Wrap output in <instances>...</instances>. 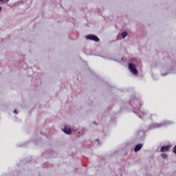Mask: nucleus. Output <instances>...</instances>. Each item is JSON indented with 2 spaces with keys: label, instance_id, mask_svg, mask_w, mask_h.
<instances>
[{
  "label": "nucleus",
  "instance_id": "nucleus-1",
  "mask_svg": "<svg viewBox=\"0 0 176 176\" xmlns=\"http://www.w3.org/2000/svg\"><path fill=\"white\" fill-rule=\"evenodd\" d=\"M129 67L131 72H132L133 75H138V71H137V68L135 67V65L134 63H129Z\"/></svg>",
  "mask_w": 176,
  "mask_h": 176
},
{
  "label": "nucleus",
  "instance_id": "nucleus-2",
  "mask_svg": "<svg viewBox=\"0 0 176 176\" xmlns=\"http://www.w3.org/2000/svg\"><path fill=\"white\" fill-rule=\"evenodd\" d=\"M86 39H89V41H94L95 42H100V38L97 36L93 34H89L86 36Z\"/></svg>",
  "mask_w": 176,
  "mask_h": 176
},
{
  "label": "nucleus",
  "instance_id": "nucleus-3",
  "mask_svg": "<svg viewBox=\"0 0 176 176\" xmlns=\"http://www.w3.org/2000/svg\"><path fill=\"white\" fill-rule=\"evenodd\" d=\"M63 132L65 134H71L72 133V131H71V127H69L68 126H65V127L63 129Z\"/></svg>",
  "mask_w": 176,
  "mask_h": 176
},
{
  "label": "nucleus",
  "instance_id": "nucleus-4",
  "mask_svg": "<svg viewBox=\"0 0 176 176\" xmlns=\"http://www.w3.org/2000/svg\"><path fill=\"white\" fill-rule=\"evenodd\" d=\"M168 151H170V146L169 145L164 146L160 149V152H168Z\"/></svg>",
  "mask_w": 176,
  "mask_h": 176
},
{
  "label": "nucleus",
  "instance_id": "nucleus-5",
  "mask_svg": "<svg viewBox=\"0 0 176 176\" xmlns=\"http://www.w3.org/2000/svg\"><path fill=\"white\" fill-rule=\"evenodd\" d=\"M142 144H137L134 148V151L135 152H138V151H140V149H141V148H142Z\"/></svg>",
  "mask_w": 176,
  "mask_h": 176
},
{
  "label": "nucleus",
  "instance_id": "nucleus-6",
  "mask_svg": "<svg viewBox=\"0 0 176 176\" xmlns=\"http://www.w3.org/2000/svg\"><path fill=\"white\" fill-rule=\"evenodd\" d=\"M121 35H122V38H126V36H127L128 33H127V32H123Z\"/></svg>",
  "mask_w": 176,
  "mask_h": 176
},
{
  "label": "nucleus",
  "instance_id": "nucleus-7",
  "mask_svg": "<svg viewBox=\"0 0 176 176\" xmlns=\"http://www.w3.org/2000/svg\"><path fill=\"white\" fill-rule=\"evenodd\" d=\"M161 157H162L163 159H166V157H168V155L167 154L162 153L161 154Z\"/></svg>",
  "mask_w": 176,
  "mask_h": 176
},
{
  "label": "nucleus",
  "instance_id": "nucleus-8",
  "mask_svg": "<svg viewBox=\"0 0 176 176\" xmlns=\"http://www.w3.org/2000/svg\"><path fill=\"white\" fill-rule=\"evenodd\" d=\"M173 152L176 155V146L173 147Z\"/></svg>",
  "mask_w": 176,
  "mask_h": 176
},
{
  "label": "nucleus",
  "instance_id": "nucleus-9",
  "mask_svg": "<svg viewBox=\"0 0 176 176\" xmlns=\"http://www.w3.org/2000/svg\"><path fill=\"white\" fill-rule=\"evenodd\" d=\"M14 113L17 114V110L15 109V110L14 111Z\"/></svg>",
  "mask_w": 176,
  "mask_h": 176
},
{
  "label": "nucleus",
  "instance_id": "nucleus-10",
  "mask_svg": "<svg viewBox=\"0 0 176 176\" xmlns=\"http://www.w3.org/2000/svg\"><path fill=\"white\" fill-rule=\"evenodd\" d=\"M1 10H2V8L0 7V12H1Z\"/></svg>",
  "mask_w": 176,
  "mask_h": 176
},
{
  "label": "nucleus",
  "instance_id": "nucleus-11",
  "mask_svg": "<svg viewBox=\"0 0 176 176\" xmlns=\"http://www.w3.org/2000/svg\"><path fill=\"white\" fill-rule=\"evenodd\" d=\"M96 141H98H98H100V140H99L98 139H97V140H96Z\"/></svg>",
  "mask_w": 176,
  "mask_h": 176
}]
</instances>
